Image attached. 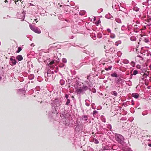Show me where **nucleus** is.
<instances>
[{"label": "nucleus", "instance_id": "f257e3e1", "mask_svg": "<svg viewBox=\"0 0 151 151\" xmlns=\"http://www.w3.org/2000/svg\"><path fill=\"white\" fill-rule=\"evenodd\" d=\"M60 60V59L58 58H56V59H54L52 61H51L49 64L48 65L50 68V69H48L47 70V73H45V80L46 81H50L54 80L55 77V75L54 73V72L56 73L58 70H54L55 67L54 65H53L55 62L58 63Z\"/></svg>", "mask_w": 151, "mask_h": 151}, {"label": "nucleus", "instance_id": "f03ea898", "mask_svg": "<svg viewBox=\"0 0 151 151\" xmlns=\"http://www.w3.org/2000/svg\"><path fill=\"white\" fill-rule=\"evenodd\" d=\"M84 85H83L82 87L78 88L76 91V92L78 95L80 96L85 93V91L88 89L90 91L92 88L91 85L90 84L89 82L88 81H85Z\"/></svg>", "mask_w": 151, "mask_h": 151}, {"label": "nucleus", "instance_id": "7ed1b4c3", "mask_svg": "<svg viewBox=\"0 0 151 151\" xmlns=\"http://www.w3.org/2000/svg\"><path fill=\"white\" fill-rule=\"evenodd\" d=\"M61 101H58L57 100H55L53 101L51 104H53L56 108H57L58 111H59L60 109V106L61 104Z\"/></svg>", "mask_w": 151, "mask_h": 151}, {"label": "nucleus", "instance_id": "20e7f679", "mask_svg": "<svg viewBox=\"0 0 151 151\" xmlns=\"http://www.w3.org/2000/svg\"><path fill=\"white\" fill-rule=\"evenodd\" d=\"M115 139L119 143L122 144L124 142V138L123 137L119 134H117L115 136Z\"/></svg>", "mask_w": 151, "mask_h": 151}, {"label": "nucleus", "instance_id": "39448f33", "mask_svg": "<svg viewBox=\"0 0 151 151\" xmlns=\"http://www.w3.org/2000/svg\"><path fill=\"white\" fill-rule=\"evenodd\" d=\"M29 26L31 30L35 33L38 34H40L41 33L40 30L38 27L33 26L31 24H29Z\"/></svg>", "mask_w": 151, "mask_h": 151}, {"label": "nucleus", "instance_id": "423d86ee", "mask_svg": "<svg viewBox=\"0 0 151 151\" xmlns=\"http://www.w3.org/2000/svg\"><path fill=\"white\" fill-rule=\"evenodd\" d=\"M139 41H142L147 43L150 42L149 37L145 35H143L141 36L140 37Z\"/></svg>", "mask_w": 151, "mask_h": 151}, {"label": "nucleus", "instance_id": "0eeeda50", "mask_svg": "<svg viewBox=\"0 0 151 151\" xmlns=\"http://www.w3.org/2000/svg\"><path fill=\"white\" fill-rule=\"evenodd\" d=\"M17 61L15 59V57L12 56L10 58L9 64L11 65H15L16 64Z\"/></svg>", "mask_w": 151, "mask_h": 151}, {"label": "nucleus", "instance_id": "6e6552de", "mask_svg": "<svg viewBox=\"0 0 151 151\" xmlns=\"http://www.w3.org/2000/svg\"><path fill=\"white\" fill-rule=\"evenodd\" d=\"M49 47H50V48L49 49V50H52V48H60V46L59 45H57L55 43H54L53 44H51L49 45Z\"/></svg>", "mask_w": 151, "mask_h": 151}, {"label": "nucleus", "instance_id": "1a4fd4ad", "mask_svg": "<svg viewBox=\"0 0 151 151\" xmlns=\"http://www.w3.org/2000/svg\"><path fill=\"white\" fill-rule=\"evenodd\" d=\"M52 113H57V114L58 112L59 111H58L57 110V108L53 104L52 105Z\"/></svg>", "mask_w": 151, "mask_h": 151}, {"label": "nucleus", "instance_id": "9d476101", "mask_svg": "<svg viewBox=\"0 0 151 151\" xmlns=\"http://www.w3.org/2000/svg\"><path fill=\"white\" fill-rule=\"evenodd\" d=\"M105 17L108 19H111L112 20L114 19L113 17H112L111 14L109 13H108V14L106 15Z\"/></svg>", "mask_w": 151, "mask_h": 151}, {"label": "nucleus", "instance_id": "9b49d317", "mask_svg": "<svg viewBox=\"0 0 151 151\" xmlns=\"http://www.w3.org/2000/svg\"><path fill=\"white\" fill-rule=\"evenodd\" d=\"M115 2H116V4H115L114 3V2H113V4L112 7L113 8H114V7H115L116 9H117V6H118V7L119 6V5L118 4L119 1L118 0H117V1L115 0Z\"/></svg>", "mask_w": 151, "mask_h": 151}, {"label": "nucleus", "instance_id": "f8f14e48", "mask_svg": "<svg viewBox=\"0 0 151 151\" xmlns=\"http://www.w3.org/2000/svg\"><path fill=\"white\" fill-rule=\"evenodd\" d=\"M124 81V80L120 78H119L117 80H116L115 83L117 84H119L122 82H123Z\"/></svg>", "mask_w": 151, "mask_h": 151}, {"label": "nucleus", "instance_id": "ddd939ff", "mask_svg": "<svg viewBox=\"0 0 151 151\" xmlns=\"http://www.w3.org/2000/svg\"><path fill=\"white\" fill-rule=\"evenodd\" d=\"M18 93L19 94H24V93H25V91L22 89H19L17 91Z\"/></svg>", "mask_w": 151, "mask_h": 151}, {"label": "nucleus", "instance_id": "4468645a", "mask_svg": "<svg viewBox=\"0 0 151 151\" xmlns=\"http://www.w3.org/2000/svg\"><path fill=\"white\" fill-rule=\"evenodd\" d=\"M106 51H107V52H108L107 51H109L112 53H114L115 52V49L114 47H112L110 48L109 50H106Z\"/></svg>", "mask_w": 151, "mask_h": 151}, {"label": "nucleus", "instance_id": "2eb2a0df", "mask_svg": "<svg viewBox=\"0 0 151 151\" xmlns=\"http://www.w3.org/2000/svg\"><path fill=\"white\" fill-rule=\"evenodd\" d=\"M123 148H124L122 149L123 151H132V150H131L130 148H129L127 146H126Z\"/></svg>", "mask_w": 151, "mask_h": 151}, {"label": "nucleus", "instance_id": "dca6fc26", "mask_svg": "<svg viewBox=\"0 0 151 151\" xmlns=\"http://www.w3.org/2000/svg\"><path fill=\"white\" fill-rule=\"evenodd\" d=\"M132 97L136 99H137L139 96L138 94L137 93H132Z\"/></svg>", "mask_w": 151, "mask_h": 151}, {"label": "nucleus", "instance_id": "f3484780", "mask_svg": "<svg viewBox=\"0 0 151 151\" xmlns=\"http://www.w3.org/2000/svg\"><path fill=\"white\" fill-rule=\"evenodd\" d=\"M16 58L19 61H21L23 59V57L21 55H19L16 57Z\"/></svg>", "mask_w": 151, "mask_h": 151}, {"label": "nucleus", "instance_id": "a211bd4d", "mask_svg": "<svg viewBox=\"0 0 151 151\" xmlns=\"http://www.w3.org/2000/svg\"><path fill=\"white\" fill-rule=\"evenodd\" d=\"M143 2L142 4L144 5H147V3H148L151 0H142Z\"/></svg>", "mask_w": 151, "mask_h": 151}, {"label": "nucleus", "instance_id": "6ab92c4d", "mask_svg": "<svg viewBox=\"0 0 151 151\" xmlns=\"http://www.w3.org/2000/svg\"><path fill=\"white\" fill-rule=\"evenodd\" d=\"M115 20L116 22L119 23L121 24L122 23L121 19L119 18H116L115 19Z\"/></svg>", "mask_w": 151, "mask_h": 151}, {"label": "nucleus", "instance_id": "aec40b11", "mask_svg": "<svg viewBox=\"0 0 151 151\" xmlns=\"http://www.w3.org/2000/svg\"><path fill=\"white\" fill-rule=\"evenodd\" d=\"M82 118L84 121H86L88 120V116L86 115H83L82 116Z\"/></svg>", "mask_w": 151, "mask_h": 151}, {"label": "nucleus", "instance_id": "412c9836", "mask_svg": "<svg viewBox=\"0 0 151 151\" xmlns=\"http://www.w3.org/2000/svg\"><path fill=\"white\" fill-rule=\"evenodd\" d=\"M130 39L131 41H135L137 40L136 37L134 36H132L131 37H130Z\"/></svg>", "mask_w": 151, "mask_h": 151}, {"label": "nucleus", "instance_id": "4be33fe9", "mask_svg": "<svg viewBox=\"0 0 151 151\" xmlns=\"http://www.w3.org/2000/svg\"><path fill=\"white\" fill-rule=\"evenodd\" d=\"M34 78V76L33 74H31L28 76V78L29 79L32 80Z\"/></svg>", "mask_w": 151, "mask_h": 151}, {"label": "nucleus", "instance_id": "5701e85b", "mask_svg": "<svg viewBox=\"0 0 151 151\" xmlns=\"http://www.w3.org/2000/svg\"><path fill=\"white\" fill-rule=\"evenodd\" d=\"M111 77H113L116 78L118 77V75L116 73L111 74Z\"/></svg>", "mask_w": 151, "mask_h": 151}, {"label": "nucleus", "instance_id": "b1692460", "mask_svg": "<svg viewBox=\"0 0 151 151\" xmlns=\"http://www.w3.org/2000/svg\"><path fill=\"white\" fill-rule=\"evenodd\" d=\"M21 16H22L19 17V19H24V17H25V15L24 14V13L23 12L21 14Z\"/></svg>", "mask_w": 151, "mask_h": 151}, {"label": "nucleus", "instance_id": "393cba45", "mask_svg": "<svg viewBox=\"0 0 151 151\" xmlns=\"http://www.w3.org/2000/svg\"><path fill=\"white\" fill-rule=\"evenodd\" d=\"M85 13H86L85 11L84 10H82V11H81L79 12V14L80 15H84V14H85Z\"/></svg>", "mask_w": 151, "mask_h": 151}, {"label": "nucleus", "instance_id": "a878e982", "mask_svg": "<svg viewBox=\"0 0 151 151\" xmlns=\"http://www.w3.org/2000/svg\"><path fill=\"white\" fill-rule=\"evenodd\" d=\"M65 83V81L63 79H61L60 81V83L61 85H63Z\"/></svg>", "mask_w": 151, "mask_h": 151}, {"label": "nucleus", "instance_id": "bb28decb", "mask_svg": "<svg viewBox=\"0 0 151 151\" xmlns=\"http://www.w3.org/2000/svg\"><path fill=\"white\" fill-rule=\"evenodd\" d=\"M133 9L134 11L137 12L139 11V9L137 7H134L133 8Z\"/></svg>", "mask_w": 151, "mask_h": 151}, {"label": "nucleus", "instance_id": "cd10ccee", "mask_svg": "<svg viewBox=\"0 0 151 151\" xmlns=\"http://www.w3.org/2000/svg\"><path fill=\"white\" fill-rule=\"evenodd\" d=\"M122 62L124 64H127L129 63V61L127 60H124L122 61Z\"/></svg>", "mask_w": 151, "mask_h": 151}, {"label": "nucleus", "instance_id": "c85d7f7f", "mask_svg": "<svg viewBox=\"0 0 151 151\" xmlns=\"http://www.w3.org/2000/svg\"><path fill=\"white\" fill-rule=\"evenodd\" d=\"M121 43V41L120 40H119V41H116V42H115V45H116V46H118L119 44H120Z\"/></svg>", "mask_w": 151, "mask_h": 151}, {"label": "nucleus", "instance_id": "c756f323", "mask_svg": "<svg viewBox=\"0 0 151 151\" xmlns=\"http://www.w3.org/2000/svg\"><path fill=\"white\" fill-rule=\"evenodd\" d=\"M112 66H109L108 67V68L106 67L105 68V70L106 71H108L109 70H111V69Z\"/></svg>", "mask_w": 151, "mask_h": 151}, {"label": "nucleus", "instance_id": "7c9ffc66", "mask_svg": "<svg viewBox=\"0 0 151 151\" xmlns=\"http://www.w3.org/2000/svg\"><path fill=\"white\" fill-rule=\"evenodd\" d=\"M118 148V146L116 145H113L112 147V149L113 150H116Z\"/></svg>", "mask_w": 151, "mask_h": 151}, {"label": "nucleus", "instance_id": "2f4dec72", "mask_svg": "<svg viewBox=\"0 0 151 151\" xmlns=\"http://www.w3.org/2000/svg\"><path fill=\"white\" fill-rule=\"evenodd\" d=\"M138 73V71L137 70H135L133 71V75H136Z\"/></svg>", "mask_w": 151, "mask_h": 151}, {"label": "nucleus", "instance_id": "473e14b6", "mask_svg": "<svg viewBox=\"0 0 151 151\" xmlns=\"http://www.w3.org/2000/svg\"><path fill=\"white\" fill-rule=\"evenodd\" d=\"M70 100L69 99H67V101L66 102L65 104L68 106L69 105V104L70 103Z\"/></svg>", "mask_w": 151, "mask_h": 151}, {"label": "nucleus", "instance_id": "72a5a7b5", "mask_svg": "<svg viewBox=\"0 0 151 151\" xmlns=\"http://www.w3.org/2000/svg\"><path fill=\"white\" fill-rule=\"evenodd\" d=\"M87 101H89V102H90V101L88 100H85V105L88 106H89L90 105V103H88L87 102Z\"/></svg>", "mask_w": 151, "mask_h": 151}, {"label": "nucleus", "instance_id": "f704fd0d", "mask_svg": "<svg viewBox=\"0 0 151 151\" xmlns=\"http://www.w3.org/2000/svg\"><path fill=\"white\" fill-rule=\"evenodd\" d=\"M97 37L99 38H101L102 37V34L100 33H98Z\"/></svg>", "mask_w": 151, "mask_h": 151}, {"label": "nucleus", "instance_id": "c9c22d12", "mask_svg": "<svg viewBox=\"0 0 151 151\" xmlns=\"http://www.w3.org/2000/svg\"><path fill=\"white\" fill-rule=\"evenodd\" d=\"M121 29L122 31L125 30L126 29L125 26L124 25H122L121 27Z\"/></svg>", "mask_w": 151, "mask_h": 151}, {"label": "nucleus", "instance_id": "e433bc0d", "mask_svg": "<svg viewBox=\"0 0 151 151\" xmlns=\"http://www.w3.org/2000/svg\"><path fill=\"white\" fill-rule=\"evenodd\" d=\"M101 23V21L100 19H99L98 21L95 22V24L97 25L98 26L99 23Z\"/></svg>", "mask_w": 151, "mask_h": 151}, {"label": "nucleus", "instance_id": "4c0bfd02", "mask_svg": "<svg viewBox=\"0 0 151 151\" xmlns=\"http://www.w3.org/2000/svg\"><path fill=\"white\" fill-rule=\"evenodd\" d=\"M93 142L96 144H97L99 143V141L96 139H93Z\"/></svg>", "mask_w": 151, "mask_h": 151}, {"label": "nucleus", "instance_id": "58836bf2", "mask_svg": "<svg viewBox=\"0 0 151 151\" xmlns=\"http://www.w3.org/2000/svg\"><path fill=\"white\" fill-rule=\"evenodd\" d=\"M72 79H68V80L67 81L68 83L69 84H70L72 83Z\"/></svg>", "mask_w": 151, "mask_h": 151}, {"label": "nucleus", "instance_id": "ea45409f", "mask_svg": "<svg viewBox=\"0 0 151 151\" xmlns=\"http://www.w3.org/2000/svg\"><path fill=\"white\" fill-rule=\"evenodd\" d=\"M83 52L84 53H85L86 54L90 55V52L88 51H87L86 50H83Z\"/></svg>", "mask_w": 151, "mask_h": 151}, {"label": "nucleus", "instance_id": "a19ab883", "mask_svg": "<svg viewBox=\"0 0 151 151\" xmlns=\"http://www.w3.org/2000/svg\"><path fill=\"white\" fill-rule=\"evenodd\" d=\"M22 50V48L20 47H19L18 48V50H17L16 52L17 53L19 52Z\"/></svg>", "mask_w": 151, "mask_h": 151}, {"label": "nucleus", "instance_id": "79ce46f5", "mask_svg": "<svg viewBox=\"0 0 151 151\" xmlns=\"http://www.w3.org/2000/svg\"><path fill=\"white\" fill-rule=\"evenodd\" d=\"M135 63L134 61H132L131 63V65L133 67H134L135 65Z\"/></svg>", "mask_w": 151, "mask_h": 151}, {"label": "nucleus", "instance_id": "37998d69", "mask_svg": "<svg viewBox=\"0 0 151 151\" xmlns=\"http://www.w3.org/2000/svg\"><path fill=\"white\" fill-rule=\"evenodd\" d=\"M64 65H65L64 64L60 63L59 65V66L60 68H63L64 66Z\"/></svg>", "mask_w": 151, "mask_h": 151}, {"label": "nucleus", "instance_id": "c03bdc74", "mask_svg": "<svg viewBox=\"0 0 151 151\" xmlns=\"http://www.w3.org/2000/svg\"><path fill=\"white\" fill-rule=\"evenodd\" d=\"M113 93V94L114 95V96H117V93L116 92V91H114L112 92Z\"/></svg>", "mask_w": 151, "mask_h": 151}, {"label": "nucleus", "instance_id": "a18cd8bd", "mask_svg": "<svg viewBox=\"0 0 151 151\" xmlns=\"http://www.w3.org/2000/svg\"><path fill=\"white\" fill-rule=\"evenodd\" d=\"M117 54L118 56L120 57L122 55V53L121 52L119 51V52H117Z\"/></svg>", "mask_w": 151, "mask_h": 151}, {"label": "nucleus", "instance_id": "49530a36", "mask_svg": "<svg viewBox=\"0 0 151 151\" xmlns=\"http://www.w3.org/2000/svg\"><path fill=\"white\" fill-rule=\"evenodd\" d=\"M62 61L64 63H66L67 62V60L65 58H63L62 59Z\"/></svg>", "mask_w": 151, "mask_h": 151}, {"label": "nucleus", "instance_id": "de8ad7c7", "mask_svg": "<svg viewBox=\"0 0 151 151\" xmlns=\"http://www.w3.org/2000/svg\"><path fill=\"white\" fill-rule=\"evenodd\" d=\"M95 104L94 103H92L91 104V108L93 109H95V108L94 107Z\"/></svg>", "mask_w": 151, "mask_h": 151}, {"label": "nucleus", "instance_id": "09e8293b", "mask_svg": "<svg viewBox=\"0 0 151 151\" xmlns=\"http://www.w3.org/2000/svg\"><path fill=\"white\" fill-rule=\"evenodd\" d=\"M99 131L102 130L103 129V128L102 126L101 125H100L99 126Z\"/></svg>", "mask_w": 151, "mask_h": 151}, {"label": "nucleus", "instance_id": "8fccbe9b", "mask_svg": "<svg viewBox=\"0 0 151 151\" xmlns=\"http://www.w3.org/2000/svg\"><path fill=\"white\" fill-rule=\"evenodd\" d=\"M147 75L145 73H144V74L142 75V77L144 78H146L147 77Z\"/></svg>", "mask_w": 151, "mask_h": 151}, {"label": "nucleus", "instance_id": "3c124183", "mask_svg": "<svg viewBox=\"0 0 151 151\" xmlns=\"http://www.w3.org/2000/svg\"><path fill=\"white\" fill-rule=\"evenodd\" d=\"M98 112L96 110L93 111V115L96 114Z\"/></svg>", "mask_w": 151, "mask_h": 151}, {"label": "nucleus", "instance_id": "603ef678", "mask_svg": "<svg viewBox=\"0 0 151 151\" xmlns=\"http://www.w3.org/2000/svg\"><path fill=\"white\" fill-rule=\"evenodd\" d=\"M110 37L112 38H114L115 37V35H111Z\"/></svg>", "mask_w": 151, "mask_h": 151}, {"label": "nucleus", "instance_id": "864d4df0", "mask_svg": "<svg viewBox=\"0 0 151 151\" xmlns=\"http://www.w3.org/2000/svg\"><path fill=\"white\" fill-rule=\"evenodd\" d=\"M136 67L138 69H140L141 68V66L139 65H136Z\"/></svg>", "mask_w": 151, "mask_h": 151}, {"label": "nucleus", "instance_id": "5fc2aeb1", "mask_svg": "<svg viewBox=\"0 0 151 151\" xmlns=\"http://www.w3.org/2000/svg\"><path fill=\"white\" fill-rule=\"evenodd\" d=\"M36 89L37 91H39L40 90V88L39 87H36Z\"/></svg>", "mask_w": 151, "mask_h": 151}, {"label": "nucleus", "instance_id": "6e6d98bb", "mask_svg": "<svg viewBox=\"0 0 151 151\" xmlns=\"http://www.w3.org/2000/svg\"><path fill=\"white\" fill-rule=\"evenodd\" d=\"M148 114V113H147V112H145V113H144V112H142V114L144 116V115H146L147 114Z\"/></svg>", "mask_w": 151, "mask_h": 151}, {"label": "nucleus", "instance_id": "4d7b16f0", "mask_svg": "<svg viewBox=\"0 0 151 151\" xmlns=\"http://www.w3.org/2000/svg\"><path fill=\"white\" fill-rule=\"evenodd\" d=\"M145 78L143 77H140L139 78V79L140 80H145Z\"/></svg>", "mask_w": 151, "mask_h": 151}, {"label": "nucleus", "instance_id": "13d9d810", "mask_svg": "<svg viewBox=\"0 0 151 151\" xmlns=\"http://www.w3.org/2000/svg\"><path fill=\"white\" fill-rule=\"evenodd\" d=\"M87 79L88 80L90 81L91 79V78L90 77V76H87Z\"/></svg>", "mask_w": 151, "mask_h": 151}, {"label": "nucleus", "instance_id": "bf43d9fd", "mask_svg": "<svg viewBox=\"0 0 151 151\" xmlns=\"http://www.w3.org/2000/svg\"><path fill=\"white\" fill-rule=\"evenodd\" d=\"M65 98L67 99H68V94H65Z\"/></svg>", "mask_w": 151, "mask_h": 151}, {"label": "nucleus", "instance_id": "052dcab7", "mask_svg": "<svg viewBox=\"0 0 151 151\" xmlns=\"http://www.w3.org/2000/svg\"><path fill=\"white\" fill-rule=\"evenodd\" d=\"M140 41H139V42H138L137 43V45H136V47L138 48V47L139 46V44H140Z\"/></svg>", "mask_w": 151, "mask_h": 151}, {"label": "nucleus", "instance_id": "680f3d73", "mask_svg": "<svg viewBox=\"0 0 151 151\" xmlns=\"http://www.w3.org/2000/svg\"><path fill=\"white\" fill-rule=\"evenodd\" d=\"M107 30L108 31V32H109V33H111V30H110V29H109V28H108L107 29Z\"/></svg>", "mask_w": 151, "mask_h": 151}, {"label": "nucleus", "instance_id": "e2e57ef3", "mask_svg": "<svg viewBox=\"0 0 151 151\" xmlns=\"http://www.w3.org/2000/svg\"><path fill=\"white\" fill-rule=\"evenodd\" d=\"M28 5H29V6H34V5H33V4H31V3H29L28 4Z\"/></svg>", "mask_w": 151, "mask_h": 151}, {"label": "nucleus", "instance_id": "0e129e2a", "mask_svg": "<svg viewBox=\"0 0 151 151\" xmlns=\"http://www.w3.org/2000/svg\"><path fill=\"white\" fill-rule=\"evenodd\" d=\"M134 27L135 28H138V27H137V25L136 24V25H134Z\"/></svg>", "mask_w": 151, "mask_h": 151}, {"label": "nucleus", "instance_id": "69168bd1", "mask_svg": "<svg viewBox=\"0 0 151 151\" xmlns=\"http://www.w3.org/2000/svg\"><path fill=\"white\" fill-rule=\"evenodd\" d=\"M109 147H105V149H104V150H109V149H108Z\"/></svg>", "mask_w": 151, "mask_h": 151}, {"label": "nucleus", "instance_id": "338daca9", "mask_svg": "<svg viewBox=\"0 0 151 151\" xmlns=\"http://www.w3.org/2000/svg\"><path fill=\"white\" fill-rule=\"evenodd\" d=\"M132 105H134V102L133 100H132Z\"/></svg>", "mask_w": 151, "mask_h": 151}, {"label": "nucleus", "instance_id": "774afa93", "mask_svg": "<svg viewBox=\"0 0 151 151\" xmlns=\"http://www.w3.org/2000/svg\"><path fill=\"white\" fill-rule=\"evenodd\" d=\"M102 121L103 122H106V120H105V119H102Z\"/></svg>", "mask_w": 151, "mask_h": 151}]
</instances>
